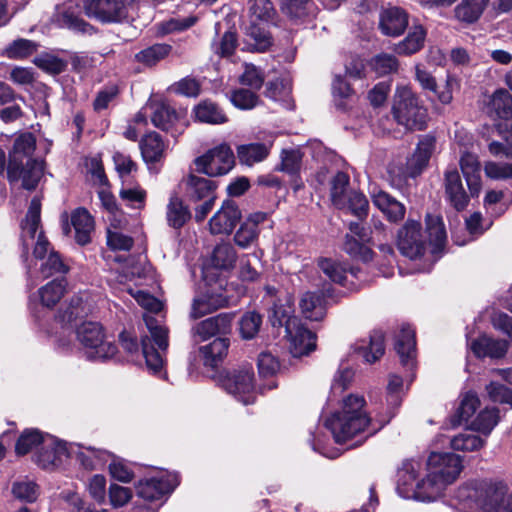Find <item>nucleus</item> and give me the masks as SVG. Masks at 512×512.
Listing matches in <instances>:
<instances>
[{"mask_svg": "<svg viewBox=\"0 0 512 512\" xmlns=\"http://www.w3.org/2000/svg\"><path fill=\"white\" fill-rule=\"evenodd\" d=\"M36 140L33 134L23 133L19 135L9 152L7 165V177L10 183L22 181V187L26 190H34L42 175V163L34 159Z\"/></svg>", "mask_w": 512, "mask_h": 512, "instance_id": "nucleus-1", "label": "nucleus"}, {"mask_svg": "<svg viewBox=\"0 0 512 512\" xmlns=\"http://www.w3.org/2000/svg\"><path fill=\"white\" fill-rule=\"evenodd\" d=\"M419 469L420 464L414 460L402 462L397 471L396 490L399 496L427 503L441 498L447 485L429 471L425 477L418 480Z\"/></svg>", "mask_w": 512, "mask_h": 512, "instance_id": "nucleus-2", "label": "nucleus"}, {"mask_svg": "<svg viewBox=\"0 0 512 512\" xmlns=\"http://www.w3.org/2000/svg\"><path fill=\"white\" fill-rule=\"evenodd\" d=\"M364 404L363 397L349 395L343 401L342 411L326 420L325 425L337 443H345L368 427L370 420L362 411Z\"/></svg>", "mask_w": 512, "mask_h": 512, "instance_id": "nucleus-3", "label": "nucleus"}, {"mask_svg": "<svg viewBox=\"0 0 512 512\" xmlns=\"http://www.w3.org/2000/svg\"><path fill=\"white\" fill-rule=\"evenodd\" d=\"M506 496V485L486 481L462 486L456 492L463 508L482 512H501Z\"/></svg>", "mask_w": 512, "mask_h": 512, "instance_id": "nucleus-4", "label": "nucleus"}, {"mask_svg": "<svg viewBox=\"0 0 512 512\" xmlns=\"http://www.w3.org/2000/svg\"><path fill=\"white\" fill-rule=\"evenodd\" d=\"M394 119L409 130H424L428 112L408 85L397 86L392 107Z\"/></svg>", "mask_w": 512, "mask_h": 512, "instance_id": "nucleus-5", "label": "nucleus"}, {"mask_svg": "<svg viewBox=\"0 0 512 512\" xmlns=\"http://www.w3.org/2000/svg\"><path fill=\"white\" fill-rule=\"evenodd\" d=\"M41 199L35 196L29 205L26 217L21 224L22 257L27 259L30 248L38 259H43L48 252L49 242L40 229Z\"/></svg>", "mask_w": 512, "mask_h": 512, "instance_id": "nucleus-6", "label": "nucleus"}, {"mask_svg": "<svg viewBox=\"0 0 512 512\" xmlns=\"http://www.w3.org/2000/svg\"><path fill=\"white\" fill-rule=\"evenodd\" d=\"M76 336L89 360L105 361L116 355L117 346L105 336L99 323H82L77 327Z\"/></svg>", "mask_w": 512, "mask_h": 512, "instance_id": "nucleus-7", "label": "nucleus"}, {"mask_svg": "<svg viewBox=\"0 0 512 512\" xmlns=\"http://www.w3.org/2000/svg\"><path fill=\"white\" fill-rule=\"evenodd\" d=\"M145 324L149 330L150 337L142 338V353L147 368L152 373H158L163 367L162 353L168 348V329L160 325L152 316H145Z\"/></svg>", "mask_w": 512, "mask_h": 512, "instance_id": "nucleus-8", "label": "nucleus"}, {"mask_svg": "<svg viewBox=\"0 0 512 512\" xmlns=\"http://www.w3.org/2000/svg\"><path fill=\"white\" fill-rule=\"evenodd\" d=\"M133 0H83L82 6L87 17L100 23H120L128 18Z\"/></svg>", "mask_w": 512, "mask_h": 512, "instance_id": "nucleus-9", "label": "nucleus"}, {"mask_svg": "<svg viewBox=\"0 0 512 512\" xmlns=\"http://www.w3.org/2000/svg\"><path fill=\"white\" fill-rule=\"evenodd\" d=\"M196 171L210 177L221 176L228 173L235 164V157L231 147L222 143L194 161Z\"/></svg>", "mask_w": 512, "mask_h": 512, "instance_id": "nucleus-10", "label": "nucleus"}, {"mask_svg": "<svg viewBox=\"0 0 512 512\" xmlns=\"http://www.w3.org/2000/svg\"><path fill=\"white\" fill-rule=\"evenodd\" d=\"M222 387L244 405L254 403V373L251 366H243L223 377Z\"/></svg>", "mask_w": 512, "mask_h": 512, "instance_id": "nucleus-11", "label": "nucleus"}, {"mask_svg": "<svg viewBox=\"0 0 512 512\" xmlns=\"http://www.w3.org/2000/svg\"><path fill=\"white\" fill-rule=\"evenodd\" d=\"M462 468L461 457L450 452H432L427 460V471L447 486L457 479Z\"/></svg>", "mask_w": 512, "mask_h": 512, "instance_id": "nucleus-12", "label": "nucleus"}, {"mask_svg": "<svg viewBox=\"0 0 512 512\" xmlns=\"http://www.w3.org/2000/svg\"><path fill=\"white\" fill-rule=\"evenodd\" d=\"M285 331L290 342V353L293 357L308 355L315 349V334L302 326L297 318L293 317L286 320Z\"/></svg>", "mask_w": 512, "mask_h": 512, "instance_id": "nucleus-13", "label": "nucleus"}, {"mask_svg": "<svg viewBox=\"0 0 512 512\" xmlns=\"http://www.w3.org/2000/svg\"><path fill=\"white\" fill-rule=\"evenodd\" d=\"M397 245L400 252L410 259H416L423 255L425 240L421 233V224L418 221L408 219L398 231Z\"/></svg>", "mask_w": 512, "mask_h": 512, "instance_id": "nucleus-14", "label": "nucleus"}, {"mask_svg": "<svg viewBox=\"0 0 512 512\" xmlns=\"http://www.w3.org/2000/svg\"><path fill=\"white\" fill-rule=\"evenodd\" d=\"M179 484L177 474L165 473L159 477L141 480L136 486L137 495L144 500L153 501L172 492Z\"/></svg>", "mask_w": 512, "mask_h": 512, "instance_id": "nucleus-15", "label": "nucleus"}, {"mask_svg": "<svg viewBox=\"0 0 512 512\" xmlns=\"http://www.w3.org/2000/svg\"><path fill=\"white\" fill-rule=\"evenodd\" d=\"M409 24V14L401 7L388 5L379 12V29L388 37H398Z\"/></svg>", "mask_w": 512, "mask_h": 512, "instance_id": "nucleus-16", "label": "nucleus"}, {"mask_svg": "<svg viewBox=\"0 0 512 512\" xmlns=\"http://www.w3.org/2000/svg\"><path fill=\"white\" fill-rule=\"evenodd\" d=\"M241 220V212L234 201H225L209 221L212 234H230Z\"/></svg>", "mask_w": 512, "mask_h": 512, "instance_id": "nucleus-17", "label": "nucleus"}, {"mask_svg": "<svg viewBox=\"0 0 512 512\" xmlns=\"http://www.w3.org/2000/svg\"><path fill=\"white\" fill-rule=\"evenodd\" d=\"M435 145L436 140L431 135H425L419 140L415 152L407 159L405 176L414 178L422 173L435 150Z\"/></svg>", "mask_w": 512, "mask_h": 512, "instance_id": "nucleus-18", "label": "nucleus"}, {"mask_svg": "<svg viewBox=\"0 0 512 512\" xmlns=\"http://www.w3.org/2000/svg\"><path fill=\"white\" fill-rule=\"evenodd\" d=\"M444 186L446 198L451 206L457 211H463L469 204L470 196L465 191L456 168L445 171Z\"/></svg>", "mask_w": 512, "mask_h": 512, "instance_id": "nucleus-19", "label": "nucleus"}, {"mask_svg": "<svg viewBox=\"0 0 512 512\" xmlns=\"http://www.w3.org/2000/svg\"><path fill=\"white\" fill-rule=\"evenodd\" d=\"M231 318L227 314H219L197 323L191 330L195 343L208 340L216 334H224L230 330Z\"/></svg>", "mask_w": 512, "mask_h": 512, "instance_id": "nucleus-20", "label": "nucleus"}, {"mask_svg": "<svg viewBox=\"0 0 512 512\" xmlns=\"http://www.w3.org/2000/svg\"><path fill=\"white\" fill-rule=\"evenodd\" d=\"M274 136L270 135L264 142H254L237 146L236 152L240 164L251 167L264 161L270 154Z\"/></svg>", "mask_w": 512, "mask_h": 512, "instance_id": "nucleus-21", "label": "nucleus"}, {"mask_svg": "<svg viewBox=\"0 0 512 512\" xmlns=\"http://www.w3.org/2000/svg\"><path fill=\"white\" fill-rule=\"evenodd\" d=\"M152 124L164 131H169L180 120L178 113L169 104L162 101H150L146 104Z\"/></svg>", "mask_w": 512, "mask_h": 512, "instance_id": "nucleus-22", "label": "nucleus"}, {"mask_svg": "<svg viewBox=\"0 0 512 512\" xmlns=\"http://www.w3.org/2000/svg\"><path fill=\"white\" fill-rule=\"evenodd\" d=\"M460 168L465 177L470 196H478L482 189L481 165L478 157L472 153H464L460 158Z\"/></svg>", "mask_w": 512, "mask_h": 512, "instance_id": "nucleus-23", "label": "nucleus"}, {"mask_svg": "<svg viewBox=\"0 0 512 512\" xmlns=\"http://www.w3.org/2000/svg\"><path fill=\"white\" fill-rule=\"evenodd\" d=\"M470 348L478 358H502L508 351V343L505 340L481 335L471 342Z\"/></svg>", "mask_w": 512, "mask_h": 512, "instance_id": "nucleus-24", "label": "nucleus"}, {"mask_svg": "<svg viewBox=\"0 0 512 512\" xmlns=\"http://www.w3.org/2000/svg\"><path fill=\"white\" fill-rule=\"evenodd\" d=\"M58 23L74 32L82 34H93L94 27L80 17L77 8L68 3L58 8L57 13Z\"/></svg>", "mask_w": 512, "mask_h": 512, "instance_id": "nucleus-25", "label": "nucleus"}, {"mask_svg": "<svg viewBox=\"0 0 512 512\" xmlns=\"http://www.w3.org/2000/svg\"><path fill=\"white\" fill-rule=\"evenodd\" d=\"M415 347V332L409 325H404L395 342V350L404 366H414Z\"/></svg>", "mask_w": 512, "mask_h": 512, "instance_id": "nucleus-26", "label": "nucleus"}, {"mask_svg": "<svg viewBox=\"0 0 512 512\" xmlns=\"http://www.w3.org/2000/svg\"><path fill=\"white\" fill-rule=\"evenodd\" d=\"M372 202L390 222H398L404 218L405 206L388 193L384 191L373 193Z\"/></svg>", "mask_w": 512, "mask_h": 512, "instance_id": "nucleus-27", "label": "nucleus"}, {"mask_svg": "<svg viewBox=\"0 0 512 512\" xmlns=\"http://www.w3.org/2000/svg\"><path fill=\"white\" fill-rule=\"evenodd\" d=\"M143 160L147 164L160 162L165 157L166 144L156 132L146 134L140 141Z\"/></svg>", "mask_w": 512, "mask_h": 512, "instance_id": "nucleus-28", "label": "nucleus"}, {"mask_svg": "<svg viewBox=\"0 0 512 512\" xmlns=\"http://www.w3.org/2000/svg\"><path fill=\"white\" fill-rule=\"evenodd\" d=\"M71 223L75 231V240L79 245H86L91 241L94 231V219L84 208L76 209L71 215Z\"/></svg>", "mask_w": 512, "mask_h": 512, "instance_id": "nucleus-29", "label": "nucleus"}, {"mask_svg": "<svg viewBox=\"0 0 512 512\" xmlns=\"http://www.w3.org/2000/svg\"><path fill=\"white\" fill-rule=\"evenodd\" d=\"M55 444V438L48 434H42L39 430H25L19 437L15 450L18 455H25L32 449H39L41 445L52 446Z\"/></svg>", "mask_w": 512, "mask_h": 512, "instance_id": "nucleus-30", "label": "nucleus"}, {"mask_svg": "<svg viewBox=\"0 0 512 512\" xmlns=\"http://www.w3.org/2000/svg\"><path fill=\"white\" fill-rule=\"evenodd\" d=\"M426 30L422 25H413L408 35L394 45V52L399 55H412L424 47Z\"/></svg>", "mask_w": 512, "mask_h": 512, "instance_id": "nucleus-31", "label": "nucleus"}, {"mask_svg": "<svg viewBox=\"0 0 512 512\" xmlns=\"http://www.w3.org/2000/svg\"><path fill=\"white\" fill-rule=\"evenodd\" d=\"M487 113L494 118L512 117V95L504 89L496 90L487 103Z\"/></svg>", "mask_w": 512, "mask_h": 512, "instance_id": "nucleus-32", "label": "nucleus"}, {"mask_svg": "<svg viewBox=\"0 0 512 512\" xmlns=\"http://www.w3.org/2000/svg\"><path fill=\"white\" fill-rule=\"evenodd\" d=\"M215 188V182L207 178L190 175L187 179V195L192 201L215 199Z\"/></svg>", "mask_w": 512, "mask_h": 512, "instance_id": "nucleus-33", "label": "nucleus"}, {"mask_svg": "<svg viewBox=\"0 0 512 512\" xmlns=\"http://www.w3.org/2000/svg\"><path fill=\"white\" fill-rule=\"evenodd\" d=\"M226 304L227 299L221 294H207L196 297L192 303L190 317L193 319L201 318L206 314L224 307Z\"/></svg>", "mask_w": 512, "mask_h": 512, "instance_id": "nucleus-34", "label": "nucleus"}, {"mask_svg": "<svg viewBox=\"0 0 512 512\" xmlns=\"http://www.w3.org/2000/svg\"><path fill=\"white\" fill-rule=\"evenodd\" d=\"M191 218L188 207L177 195H172L166 208V220L170 227L180 229Z\"/></svg>", "mask_w": 512, "mask_h": 512, "instance_id": "nucleus-35", "label": "nucleus"}, {"mask_svg": "<svg viewBox=\"0 0 512 512\" xmlns=\"http://www.w3.org/2000/svg\"><path fill=\"white\" fill-rule=\"evenodd\" d=\"M489 2L490 0H461L454 9L455 17L464 23H474L481 17Z\"/></svg>", "mask_w": 512, "mask_h": 512, "instance_id": "nucleus-36", "label": "nucleus"}, {"mask_svg": "<svg viewBox=\"0 0 512 512\" xmlns=\"http://www.w3.org/2000/svg\"><path fill=\"white\" fill-rule=\"evenodd\" d=\"M64 456H67V448L55 439L52 446L41 445L37 451L36 462L44 469L57 466Z\"/></svg>", "mask_w": 512, "mask_h": 512, "instance_id": "nucleus-37", "label": "nucleus"}, {"mask_svg": "<svg viewBox=\"0 0 512 512\" xmlns=\"http://www.w3.org/2000/svg\"><path fill=\"white\" fill-rule=\"evenodd\" d=\"M350 179L344 172H337L330 181V198L338 209H345L347 197L352 190L349 188Z\"/></svg>", "mask_w": 512, "mask_h": 512, "instance_id": "nucleus-38", "label": "nucleus"}, {"mask_svg": "<svg viewBox=\"0 0 512 512\" xmlns=\"http://www.w3.org/2000/svg\"><path fill=\"white\" fill-rule=\"evenodd\" d=\"M300 307L305 318L313 321L323 319L325 308L323 296L317 292H306L300 300Z\"/></svg>", "mask_w": 512, "mask_h": 512, "instance_id": "nucleus-39", "label": "nucleus"}, {"mask_svg": "<svg viewBox=\"0 0 512 512\" xmlns=\"http://www.w3.org/2000/svg\"><path fill=\"white\" fill-rule=\"evenodd\" d=\"M195 117L198 121L209 124H223L227 117L223 111L213 102L205 100L194 108Z\"/></svg>", "mask_w": 512, "mask_h": 512, "instance_id": "nucleus-40", "label": "nucleus"}, {"mask_svg": "<svg viewBox=\"0 0 512 512\" xmlns=\"http://www.w3.org/2000/svg\"><path fill=\"white\" fill-rule=\"evenodd\" d=\"M229 347L227 338H216L208 345L201 347L205 365L216 366L226 356Z\"/></svg>", "mask_w": 512, "mask_h": 512, "instance_id": "nucleus-41", "label": "nucleus"}, {"mask_svg": "<svg viewBox=\"0 0 512 512\" xmlns=\"http://www.w3.org/2000/svg\"><path fill=\"white\" fill-rule=\"evenodd\" d=\"M66 290L64 278L54 279L39 290L41 302L46 307L55 306L63 297Z\"/></svg>", "mask_w": 512, "mask_h": 512, "instance_id": "nucleus-42", "label": "nucleus"}, {"mask_svg": "<svg viewBox=\"0 0 512 512\" xmlns=\"http://www.w3.org/2000/svg\"><path fill=\"white\" fill-rule=\"evenodd\" d=\"M485 439L471 431H465L455 435L450 440V446L453 450L462 452H472L481 449L485 445Z\"/></svg>", "mask_w": 512, "mask_h": 512, "instance_id": "nucleus-43", "label": "nucleus"}, {"mask_svg": "<svg viewBox=\"0 0 512 512\" xmlns=\"http://www.w3.org/2000/svg\"><path fill=\"white\" fill-rule=\"evenodd\" d=\"M355 351L360 354L368 363H374L383 356L384 337L382 333L376 332L370 336L369 346L357 345Z\"/></svg>", "mask_w": 512, "mask_h": 512, "instance_id": "nucleus-44", "label": "nucleus"}, {"mask_svg": "<svg viewBox=\"0 0 512 512\" xmlns=\"http://www.w3.org/2000/svg\"><path fill=\"white\" fill-rule=\"evenodd\" d=\"M171 50L172 47L170 45L158 43L141 50L135 55V58L138 62L146 66H153L162 59L166 58Z\"/></svg>", "mask_w": 512, "mask_h": 512, "instance_id": "nucleus-45", "label": "nucleus"}, {"mask_svg": "<svg viewBox=\"0 0 512 512\" xmlns=\"http://www.w3.org/2000/svg\"><path fill=\"white\" fill-rule=\"evenodd\" d=\"M498 422L499 410L496 407L485 408L477 415L471 426L474 431H478L483 435L488 436Z\"/></svg>", "mask_w": 512, "mask_h": 512, "instance_id": "nucleus-46", "label": "nucleus"}, {"mask_svg": "<svg viewBox=\"0 0 512 512\" xmlns=\"http://www.w3.org/2000/svg\"><path fill=\"white\" fill-rule=\"evenodd\" d=\"M320 270L334 283L346 286L347 269L346 267L329 258L320 259L318 262Z\"/></svg>", "mask_w": 512, "mask_h": 512, "instance_id": "nucleus-47", "label": "nucleus"}, {"mask_svg": "<svg viewBox=\"0 0 512 512\" xmlns=\"http://www.w3.org/2000/svg\"><path fill=\"white\" fill-rule=\"evenodd\" d=\"M236 251L229 243H221L217 245L213 251L212 264L216 268L229 269L236 262Z\"/></svg>", "mask_w": 512, "mask_h": 512, "instance_id": "nucleus-48", "label": "nucleus"}, {"mask_svg": "<svg viewBox=\"0 0 512 512\" xmlns=\"http://www.w3.org/2000/svg\"><path fill=\"white\" fill-rule=\"evenodd\" d=\"M276 9L271 0H254L249 7V17L252 22H271L276 17Z\"/></svg>", "mask_w": 512, "mask_h": 512, "instance_id": "nucleus-49", "label": "nucleus"}, {"mask_svg": "<svg viewBox=\"0 0 512 512\" xmlns=\"http://www.w3.org/2000/svg\"><path fill=\"white\" fill-rule=\"evenodd\" d=\"M480 405V400L475 393L468 392L462 398L460 405L456 411L453 425H459L462 421H467L474 415Z\"/></svg>", "mask_w": 512, "mask_h": 512, "instance_id": "nucleus-50", "label": "nucleus"}, {"mask_svg": "<svg viewBox=\"0 0 512 512\" xmlns=\"http://www.w3.org/2000/svg\"><path fill=\"white\" fill-rule=\"evenodd\" d=\"M426 229L431 244L440 248L446 241V231L442 219L439 216H426Z\"/></svg>", "mask_w": 512, "mask_h": 512, "instance_id": "nucleus-51", "label": "nucleus"}, {"mask_svg": "<svg viewBox=\"0 0 512 512\" xmlns=\"http://www.w3.org/2000/svg\"><path fill=\"white\" fill-rule=\"evenodd\" d=\"M312 9L311 0H287L282 2V11L293 20H302Z\"/></svg>", "mask_w": 512, "mask_h": 512, "instance_id": "nucleus-52", "label": "nucleus"}, {"mask_svg": "<svg viewBox=\"0 0 512 512\" xmlns=\"http://www.w3.org/2000/svg\"><path fill=\"white\" fill-rule=\"evenodd\" d=\"M262 316L255 312H246L240 319V333L244 339L254 338L260 330Z\"/></svg>", "mask_w": 512, "mask_h": 512, "instance_id": "nucleus-53", "label": "nucleus"}, {"mask_svg": "<svg viewBox=\"0 0 512 512\" xmlns=\"http://www.w3.org/2000/svg\"><path fill=\"white\" fill-rule=\"evenodd\" d=\"M302 163V153L299 149H284L281 152L280 171L290 175H296L300 171Z\"/></svg>", "mask_w": 512, "mask_h": 512, "instance_id": "nucleus-54", "label": "nucleus"}, {"mask_svg": "<svg viewBox=\"0 0 512 512\" xmlns=\"http://www.w3.org/2000/svg\"><path fill=\"white\" fill-rule=\"evenodd\" d=\"M12 494L20 501L34 502L39 496V488L29 480L17 481L12 485Z\"/></svg>", "mask_w": 512, "mask_h": 512, "instance_id": "nucleus-55", "label": "nucleus"}, {"mask_svg": "<svg viewBox=\"0 0 512 512\" xmlns=\"http://www.w3.org/2000/svg\"><path fill=\"white\" fill-rule=\"evenodd\" d=\"M36 50V44L27 39H17L9 44L4 54L11 59H21L33 54Z\"/></svg>", "mask_w": 512, "mask_h": 512, "instance_id": "nucleus-56", "label": "nucleus"}, {"mask_svg": "<svg viewBox=\"0 0 512 512\" xmlns=\"http://www.w3.org/2000/svg\"><path fill=\"white\" fill-rule=\"evenodd\" d=\"M259 228L251 222H244L234 235V241L240 248H248L257 241Z\"/></svg>", "mask_w": 512, "mask_h": 512, "instance_id": "nucleus-57", "label": "nucleus"}, {"mask_svg": "<svg viewBox=\"0 0 512 512\" xmlns=\"http://www.w3.org/2000/svg\"><path fill=\"white\" fill-rule=\"evenodd\" d=\"M346 208L352 214L362 219L368 214L369 203L363 193L352 190L347 197Z\"/></svg>", "mask_w": 512, "mask_h": 512, "instance_id": "nucleus-58", "label": "nucleus"}, {"mask_svg": "<svg viewBox=\"0 0 512 512\" xmlns=\"http://www.w3.org/2000/svg\"><path fill=\"white\" fill-rule=\"evenodd\" d=\"M198 21L197 16H188L184 18H171L159 24V31L162 34L180 32L194 26Z\"/></svg>", "mask_w": 512, "mask_h": 512, "instance_id": "nucleus-59", "label": "nucleus"}, {"mask_svg": "<svg viewBox=\"0 0 512 512\" xmlns=\"http://www.w3.org/2000/svg\"><path fill=\"white\" fill-rule=\"evenodd\" d=\"M119 195L131 208L143 209L145 206L147 194L146 191L139 186L122 188Z\"/></svg>", "mask_w": 512, "mask_h": 512, "instance_id": "nucleus-60", "label": "nucleus"}, {"mask_svg": "<svg viewBox=\"0 0 512 512\" xmlns=\"http://www.w3.org/2000/svg\"><path fill=\"white\" fill-rule=\"evenodd\" d=\"M68 267L63 263L58 253L51 251L47 259L41 264L40 272L44 278L60 273L65 274Z\"/></svg>", "mask_w": 512, "mask_h": 512, "instance_id": "nucleus-61", "label": "nucleus"}, {"mask_svg": "<svg viewBox=\"0 0 512 512\" xmlns=\"http://www.w3.org/2000/svg\"><path fill=\"white\" fill-rule=\"evenodd\" d=\"M371 65L378 75L383 76L395 72L398 68V61L395 56L382 53L372 59Z\"/></svg>", "mask_w": 512, "mask_h": 512, "instance_id": "nucleus-62", "label": "nucleus"}, {"mask_svg": "<svg viewBox=\"0 0 512 512\" xmlns=\"http://www.w3.org/2000/svg\"><path fill=\"white\" fill-rule=\"evenodd\" d=\"M264 74L253 64L246 63L244 65V72L240 77V82L247 85L252 89L259 90L264 83Z\"/></svg>", "mask_w": 512, "mask_h": 512, "instance_id": "nucleus-63", "label": "nucleus"}, {"mask_svg": "<svg viewBox=\"0 0 512 512\" xmlns=\"http://www.w3.org/2000/svg\"><path fill=\"white\" fill-rule=\"evenodd\" d=\"M247 35L254 41V49L258 52H265L272 45L270 34L254 23L249 26Z\"/></svg>", "mask_w": 512, "mask_h": 512, "instance_id": "nucleus-64", "label": "nucleus"}]
</instances>
